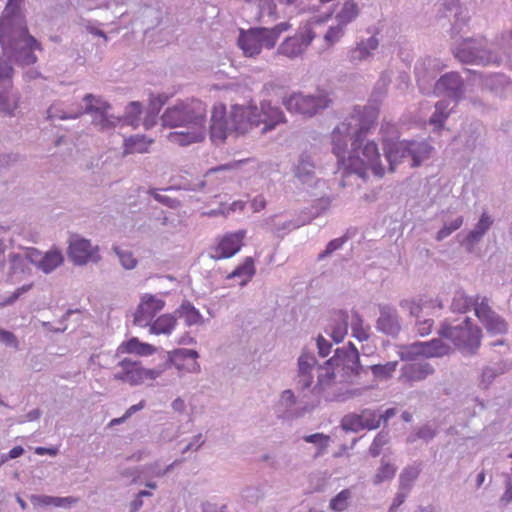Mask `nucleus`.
Returning <instances> with one entry per match:
<instances>
[{
    "label": "nucleus",
    "instance_id": "obj_51",
    "mask_svg": "<svg viewBox=\"0 0 512 512\" xmlns=\"http://www.w3.org/2000/svg\"><path fill=\"white\" fill-rule=\"evenodd\" d=\"M0 341L8 346L18 348V341L12 332L0 329Z\"/></svg>",
    "mask_w": 512,
    "mask_h": 512
},
{
    "label": "nucleus",
    "instance_id": "obj_55",
    "mask_svg": "<svg viewBox=\"0 0 512 512\" xmlns=\"http://www.w3.org/2000/svg\"><path fill=\"white\" fill-rule=\"evenodd\" d=\"M435 430L432 429L430 426L428 425H425L423 427H421L418 431H417V437L418 438H421V439H424V440H430L432 439L434 436H435Z\"/></svg>",
    "mask_w": 512,
    "mask_h": 512
},
{
    "label": "nucleus",
    "instance_id": "obj_30",
    "mask_svg": "<svg viewBox=\"0 0 512 512\" xmlns=\"http://www.w3.org/2000/svg\"><path fill=\"white\" fill-rule=\"evenodd\" d=\"M348 315L344 312L335 314V323L330 327L329 335L336 343H340L347 335Z\"/></svg>",
    "mask_w": 512,
    "mask_h": 512
},
{
    "label": "nucleus",
    "instance_id": "obj_42",
    "mask_svg": "<svg viewBox=\"0 0 512 512\" xmlns=\"http://www.w3.org/2000/svg\"><path fill=\"white\" fill-rule=\"evenodd\" d=\"M344 29H345V25H343L339 22L337 23L336 26L330 27L324 36L326 45L328 47H331L335 43H337L344 35Z\"/></svg>",
    "mask_w": 512,
    "mask_h": 512
},
{
    "label": "nucleus",
    "instance_id": "obj_63",
    "mask_svg": "<svg viewBox=\"0 0 512 512\" xmlns=\"http://www.w3.org/2000/svg\"><path fill=\"white\" fill-rule=\"evenodd\" d=\"M35 501L39 505H46V506L53 505L54 506L55 497L39 496V497L35 498Z\"/></svg>",
    "mask_w": 512,
    "mask_h": 512
},
{
    "label": "nucleus",
    "instance_id": "obj_6",
    "mask_svg": "<svg viewBox=\"0 0 512 512\" xmlns=\"http://www.w3.org/2000/svg\"><path fill=\"white\" fill-rule=\"evenodd\" d=\"M291 28L289 22H281L277 25L266 27H255L248 30L240 29L237 45L246 57L258 56L263 48L273 49L280 35Z\"/></svg>",
    "mask_w": 512,
    "mask_h": 512
},
{
    "label": "nucleus",
    "instance_id": "obj_62",
    "mask_svg": "<svg viewBox=\"0 0 512 512\" xmlns=\"http://www.w3.org/2000/svg\"><path fill=\"white\" fill-rule=\"evenodd\" d=\"M151 193H152V195L154 196V198L157 201H159V202H161V203H163L165 205H168L170 207H174L177 204L176 200H171L170 198H168L166 196H163V195H161L159 193H156V192H151Z\"/></svg>",
    "mask_w": 512,
    "mask_h": 512
},
{
    "label": "nucleus",
    "instance_id": "obj_3",
    "mask_svg": "<svg viewBox=\"0 0 512 512\" xmlns=\"http://www.w3.org/2000/svg\"><path fill=\"white\" fill-rule=\"evenodd\" d=\"M378 118V110L370 109L368 111L367 119L353 118L360 128L355 132V139L352 141V150L345 162L340 163L339 167L342 168L347 174H356L360 178L365 179L367 171L371 170L374 175L382 177L384 175V168L381 165L380 153L378 146L374 141H368L362 145L363 139L374 126Z\"/></svg>",
    "mask_w": 512,
    "mask_h": 512
},
{
    "label": "nucleus",
    "instance_id": "obj_32",
    "mask_svg": "<svg viewBox=\"0 0 512 512\" xmlns=\"http://www.w3.org/2000/svg\"><path fill=\"white\" fill-rule=\"evenodd\" d=\"M177 312L188 326L196 325L202 320L199 311L189 302L182 303Z\"/></svg>",
    "mask_w": 512,
    "mask_h": 512
},
{
    "label": "nucleus",
    "instance_id": "obj_37",
    "mask_svg": "<svg viewBox=\"0 0 512 512\" xmlns=\"http://www.w3.org/2000/svg\"><path fill=\"white\" fill-rule=\"evenodd\" d=\"M396 468L394 465L382 461L380 468L374 476L373 482L378 485L386 480H390L395 476Z\"/></svg>",
    "mask_w": 512,
    "mask_h": 512
},
{
    "label": "nucleus",
    "instance_id": "obj_57",
    "mask_svg": "<svg viewBox=\"0 0 512 512\" xmlns=\"http://www.w3.org/2000/svg\"><path fill=\"white\" fill-rule=\"evenodd\" d=\"M23 453H24V449L21 446H15L9 451V453L7 455L2 457L0 462H2V464H3L4 462H6L9 459H15V458L20 457Z\"/></svg>",
    "mask_w": 512,
    "mask_h": 512
},
{
    "label": "nucleus",
    "instance_id": "obj_36",
    "mask_svg": "<svg viewBox=\"0 0 512 512\" xmlns=\"http://www.w3.org/2000/svg\"><path fill=\"white\" fill-rule=\"evenodd\" d=\"M449 103L445 100L439 101L435 106V112L430 118V123L441 127L449 115Z\"/></svg>",
    "mask_w": 512,
    "mask_h": 512
},
{
    "label": "nucleus",
    "instance_id": "obj_4",
    "mask_svg": "<svg viewBox=\"0 0 512 512\" xmlns=\"http://www.w3.org/2000/svg\"><path fill=\"white\" fill-rule=\"evenodd\" d=\"M226 106L215 103L211 110L209 127L210 139L214 144H221L229 133L243 135L257 127V106L234 105L227 117Z\"/></svg>",
    "mask_w": 512,
    "mask_h": 512
},
{
    "label": "nucleus",
    "instance_id": "obj_49",
    "mask_svg": "<svg viewBox=\"0 0 512 512\" xmlns=\"http://www.w3.org/2000/svg\"><path fill=\"white\" fill-rule=\"evenodd\" d=\"M419 468L418 467H407L403 470V472L400 475L401 482H411L415 480L419 475Z\"/></svg>",
    "mask_w": 512,
    "mask_h": 512
},
{
    "label": "nucleus",
    "instance_id": "obj_48",
    "mask_svg": "<svg viewBox=\"0 0 512 512\" xmlns=\"http://www.w3.org/2000/svg\"><path fill=\"white\" fill-rule=\"evenodd\" d=\"M333 361H335L333 358L332 359H329L326 363H325V367H322L321 370L325 371V373H321L319 374L318 376V381L321 385L325 384L326 382H329L330 380L334 379V373L333 372H330V369H331V365L333 363Z\"/></svg>",
    "mask_w": 512,
    "mask_h": 512
},
{
    "label": "nucleus",
    "instance_id": "obj_61",
    "mask_svg": "<svg viewBox=\"0 0 512 512\" xmlns=\"http://www.w3.org/2000/svg\"><path fill=\"white\" fill-rule=\"evenodd\" d=\"M361 414H367L364 417L362 422H364V423L375 422V423H377V428L379 427V425H380V418L377 417L375 412L370 411V410H364V411H362Z\"/></svg>",
    "mask_w": 512,
    "mask_h": 512
},
{
    "label": "nucleus",
    "instance_id": "obj_44",
    "mask_svg": "<svg viewBox=\"0 0 512 512\" xmlns=\"http://www.w3.org/2000/svg\"><path fill=\"white\" fill-rule=\"evenodd\" d=\"M304 441L308 443H314L319 445L320 452L325 450L328 446V443L330 441V437L328 435H324L323 433H315L304 437Z\"/></svg>",
    "mask_w": 512,
    "mask_h": 512
},
{
    "label": "nucleus",
    "instance_id": "obj_12",
    "mask_svg": "<svg viewBox=\"0 0 512 512\" xmlns=\"http://www.w3.org/2000/svg\"><path fill=\"white\" fill-rule=\"evenodd\" d=\"M316 33L313 30V23H306L300 27L299 31L290 37H287L277 48V54L293 59L301 56L313 39Z\"/></svg>",
    "mask_w": 512,
    "mask_h": 512
},
{
    "label": "nucleus",
    "instance_id": "obj_10",
    "mask_svg": "<svg viewBox=\"0 0 512 512\" xmlns=\"http://www.w3.org/2000/svg\"><path fill=\"white\" fill-rule=\"evenodd\" d=\"M117 371L113 374V379L131 386L142 385L148 381H154L161 375L157 369H147L142 366L140 361H133L130 358H124L117 364Z\"/></svg>",
    "mask_w": 512,
    "mask_h": 512
},
{
    "label": "nucleus",
    "instance_id": "obj_21",
    "mask_svg": "<svg viewBox=\"0 0 512 512\" xmlns=\"http://www.w3.org/2000/svg\"><path fill=\"white\" fill-rule=\"evenodd\" d=\"M379 309L380 316L377 320L378 330L387 335L394 336L398 334L400 331V324L395 309L387 305H382Z\"/></svg>",
    "mask_w": 512,
    "mask_h": 512
},
{
    "label": "nucleus",
    "instance_id": "obj_45",
    "mask_svg": "<svg viewBox=\"0 0 512 512\" xmlns=\"http://www.w3.org/2000/svg\"><path fill=\"white\" fill-rule=\"evenodd\" d=\"M115 252L117 253L119 260L125 269H133L136 266L137 260L134 258L131 252L122 251L118 248H115Z\"/></svg>",
    "mask_w": 512,
    "mask_h": 512
},
{
    "label": "nucleus",
    "instance_id": "obj_13",
    "mask_svg": "<svg viewBox=\"0 0 512 512\" xmlns=\"http://www.w3.org/2000/svg\"><path fill=\"white\" fill-rule=\"evenodd\" d=\"M86 112L93 115V123L100 130H107L116 127L121 123V118L109 115L110 104L100 97L87 94L84 97Z\"/></svg>",
    "mask_w": 512,
    "mask_h": 512
},
{
    "label": "nucleus",
    "instance_id": "obj_54",
    "mask_svg": "<svg viewBox=\"0 0 512 512\" xmlns=\"http://www.w3.org/2000/svg\"><path fill=\"white\" fill-rule=\"evenodd\" d=\"M317 346L321 356L325 357L330 353L331 344L323 336L317 338Z\"/></svg>",
    "mask_w": 512,
    "mask_h": 512
},
{
    "label": "nucleus",
    "instance_id": "obj_2",
    "mask_svg": "<svg viewBox=\"0 0 512 512\" xmlns=\"http://www.w3.org/2000/svg\"><path fill=\"white\" fill-rule=\"evenodd\" d=\"M162 124L170 128H182L170 132L169 142L179 146L201 143L207 135V107L198 99H191L168 107L163 113Z\"/></svg>",
    "mask_w": 512,
    "mask_h": 512
},
{
    "label": "nucleus",
    "instance_id": "obj_8",
    "mask_svg": "<svg viewBox=\"0 0 512 512\" xmlns=\"http://www.w3.org/2000/svg\"><path fill=\"white\" fill-rule=\"evenodd\" d=\"M10 261L13 274H16L18 271H24V267L28 262L35 264L44 273H50L63 263L64 257L58 249H51L44 255L36 249H31L26 256L11 255Z\"/></svg>",
    "mask_w": 512,
    "mask_h": 512
},
{
    "label": "nucleus",
    "instance_id": "obj_11",
    "mask_svg": "<svg viewBox=\"0 0 512 512\" xmlns=\"http://www.w3.org/2000/svg\"><path fill=\"white\" fill-rule=\"evenodd\" d=\"M330 103L331 99L325 93H320L317 96L293 93L283 100V105L288 111L307 116H313L327 108Z\"/></svg>",
    "mask_w": 512,
    "mask_h": 512
},
{
    "label": "nucleus",
    "instance_id": "obj_5",
    "mask_svg": "<svg viewBox=\"0 0 512 512\" xmlns=\"http://www.w3.org/2000/svg\"><path fill=\"white\" fill-rule=\"evenodd\" d=\"M383 135V150L387 161L389 162V169L395 170V166L405 160H409L411 167L420 166L425 160L430 157L432 147L424 142L418 141H392L386 138V134L397 135V129L394 124H385L381 127Z\"/></svg>",
    "mask_w": 512,
    "mask_h": 512
},
{
    "label": "nucleus",
    "instance_id": "obj_18",
    "mask_svg": "<svg viewBox=\"0 0 512 512\" xmlns=\"http://www.w3.org/2000/svg\"><path fill=\"white\" fill-rule=\"evenodd\" d=\"M199 354L193 349H176L169 353L168 360L179 373H198L200 364L197 359Z\"/></svg>",
    "mask_w": 512,
    "mask_h": 512
},
{
    "label": "nucleus",
    "instance_id": "obj_38",
    "mask_svg": "<svg viewBox=\"0 0 512 512\" xmlns=\"http://www.w3.org/2000/svg\"><path fill=\"white\" fill-rule=\"evenodd\" d=\"M473 304L474 303L471 298L461 292H457L453 298L451 307L453 311L465 313L473 306Z\"/></svg>",
    "mask_w": 512,
    "mask_h": 512
},
{
    "label": "nucleus",
    "instance_id": "obj_16",
    "mask_svg": "<svg viewBox=\"0 0 512 512\" xmlns=\"http://www.w3.org/2000/svg\"><path fill=\"white\" fill-rule=\"evenodd\" d=\"M473 306L475 315L489 333L503 334L507 331L505 321L492 311L486 299H482L481 302L476 301Z\"/></svg>",
    "mask_w": 512,
    "mask_h": 512
},
{
    "label": "nucleus",
    "instance_id": "obj_17",
    "mask_svg": "<svg viewBox=\"0 0 512 512\" xmlns=\"http://www.w3.org/2000/svg\"><path fill=\"white\" fill-rule=\"evenodd\" d=\"M68 255L77 265H84L89 261L96 262L99 259L97 247H92L89 240L80 237L70 240Z\"/></svg>",
    "mask_w": 512,
    "mask_h": 512
},
{
    "label": "nucleus",
    "instance_id": "obj_25",
    "mask_svg": "<svg viewBox=\"0 0 512 512\" xmlns=\"http://www.w3.org/2000/svg\"><path fill=\"white\" fill-rule=\"evenodd\" d=\"M316 364V359L313 355L302 354L298 359L299 373L298 384L302 389L310 387L313 377L311 371Z\"/></svg>",
    "mask_w": 512,
    "mask_h": 512
},
{
    "label": "nucleus",
    "instance_id": "obj_53",
    "mask_svg": "<svg viewBox=\"0 0 512 512\" xmlns=\"http://www.w3.org/2000/svg\"><path fill=\"white\" fill-rule=\"evenodd\" d=\"M406 369L408 372L419 373V374H421V376H425L429 373H432V371H433V369L428 364L409 365L408 367H406Z\"/></svg>",
    "mask_w": 512,
    "mask_h": 512
},
{
    "label": "nucleus",
    "instance_id": "obj_40",
    "mask_svg": "<svg viewBox=\"0 0 512 512\" xmlns=\"http://www.w3.org/2000/svg\"><path fill=\"white\" fill-rule=\"evenodd\" d=\"M397 361L387 362L386 364H377L371 366V371L377 378H389L395 372Z\"/></svg>",
    "mask_w": 512,
    "mask_h": 512
},
{
    "label": "nucleus",
    "instance_id": "obj_19",
    "mask_svg": "<svg viewBox=\"0 0 512 512\" xmlns=\"http://www.w3.org/2000/svg\"><path fill=\"white\" fill-rule=\"evenodd\" d=\"M258 120L257 127L261 124L264 125L262 128L263 132L274 129L278 124L285 122V116L283 112L275 106H272L269 101H262L260 107H257Z\"/></svg>",
    "mask_w": 512,
    "mask_h": 512
},
{
    "label": "nucleus",
    "instance_id": "obj_26",
    "mask_svg": "<svg viewBox=\"0 0 512 512\" xmlns=\"http://www.w3.org/2000/svg\"><path fill=\"white\" fill-rule=\"evenodd\" d=\"M177 325V319L172 314H162L149 325L150 334L155 335H169Z\"/></svg>",
    "mask_w": 512,
    "mask_h": 512
},
{
    "label": "nucleus",
    "instance_id": "obj_39",
    "mask_svg": "<svg viewBox=\"0 0 512 512\" xmlns=\"http://www.w3.org/2000/svg\"><path fill=\"white\" fill-rule=\"evenodd\" d=\"M352 335L359 341L368 339V330L363 326V320L358 314H354L351 321Z\"/></svg>",
    "mask_w": 512,
    "mask_h": 512
},
{
    "label": "nucleus",
    "instance_id": "obj_60",
    "mask_svg": "<svg viewBox=\"0 0 512 512\" xmlns=\"http://www.w3.org/2000/svg\"><path fill=\"white\" fill-rule=\"evenodd\" d=\"M77 499L72 497H55L54 506L56 507H66L73 503H76Z\"/></svg>",
    "mask_w": 512,
    "mask_h": 512
},
{
    "label": "nucleus",
    "instance_id": "obj_24",
    "mask_svg": "<svg viewBox=\"0 0 512 512\" xmlns=\"http://www.w3.org/2000/svg\"><path fill=\"white\" fill-rule=\"evenodd\" d=\"M118 352L138 356H151L156 352V348L149 343L141 342L137 337H132L119 345Z\"/></svg>",
    "mask_w": 512,
    "mask_h": 512
},
{
    "label": "nucleus",
    "instance_id": "obj_56",
    "mask_svg": "<svg viewBox=\"0 0 512 512\" xmlns=\"http://www.w3.org/2000/svg\"><path fill=\"white\" fill-rule=\"evenodd\" d=\"M432 326L433 321L431 319H426L417 323L418 331L422 336L429 334L431 332Z\"/></svg>",
    "mask_w": 512,
    "mask_h": 512
},
{
    "label": "nucleus",
    "instance_id": "obj_27",
    "mask_svg": "<svg viewBox=\"0 0 512 512\" xmlns=\"http://www.w3.org/2000/svg\"><path fill=\"white\" fill-rule=\"evenodd\" d=\"M255 263L252 257H246L243 262L238 265L230 274H228V279H239L240 285H246L251 281L253 276L255 275Z\"/></svg>",
    "mask_w": 512,
    "mask_h": 512
},
{
    "label": "nucleus",
    "instance_id": "obj_7",
    "mask_svg": "<svg viewBox=\"0 0 512 512\" xmlns=\"http://www.w3.org/2000/svg\"><path fill=\"white\" fill-rule=\"evenodd\" d=\"M439 334L468 353H474L481 345V329L474 326L468 317L457 325H452L447 321L443 322Z\"/></svg>",
    "mask_w": 512,
    "mask_h": 512
},
{
    "label": "nucleus",
    "instance_id": "obj_52",
    "mask_svg": "<svg viewBox=\"0 0 512 512\" xmlns=\"http://www.w3.org/2000/svg\"><path fill=\"white\" fill-rule=\"evenodd\" d=\"M13 74V68L9 61L0 59V79H10Z\"/></svg>",
    "mask_w": 512,
    "mask_h": 512
},
{
    "label": "nucleus",
    "instance_id": "obj_47",
    "mask_svg": "<svg viewBox=\"0 0 512 512\" xmlns=\"http://www.w3.org/2000/svg\"><path fill=\"white\" fill-rule=\"evenodd\" d=\"M16 107L17 104L14 99L10 101L8 97L0 94V114L11 115Z\"/></svg>",
    "mask_w": 512,
    "mask_h": 512
},
{
    "label": "nucleus",
    "instance_id": "obj_23",
    "mask_svg": "<svg viewBox=\"0 0 512 512\" xmlns=\"http://www.w3.org/2000/svg\"><path fill=\"white\" fill-rule=\"evenodd\" d=\"M462 80L457 73H448L443 75L435 84V92L438 94H447L456 99L462 89Z\"/></svg>",
    "mask_w": 512,
    "mask_h": 512
},
{
    "label": "nucleus",
    "instance_id": "obj_46",
    "mask_svg": "<svg viewBox=\"0 0 512 512\" xmlns=\"http://www.w3.org/2000/svg\"><path fill=\"white\" fill-rule=\"evenodd\" d=\"M463 223V218L458 217L454 221L451 222V224L445 225L441 230L438 231L436 239L438 241L443 240L447 236H449L453 231L459 229Z\"/></svg>",
    "mask_w": 512,
    "mask_h": 512
},
{
    "label": "nucleus",
    "instance_id": "obj_29",
    "mask_svg": "<svg viewBox=\"0 0 512 512\" xmlns=\"http://www.w3.org/2000/svg\"><path fill=\"white\" fill-rule=\"evenodd\" d=\"M152 139H147L143 135L131 136L124 141V154L146 153L149 151Z\"/></svg>",
    "mask_w": 512,
    "mask_h": 512
},
{
    "label": "nucleus",
    "instance_id": "obj_58",
    "mask_svg": "<svg viewBox=\"0 0 512 512\" xmlns=\"http://www.w3.org/2000/svg\"><path fill=\"white\" fill-rule=\"evenodd\" d=\"M251 207H252L254 212L262 211L266 207V200H265V198L262 195L256 196L251 201Z\"/></svg>",
    "mask_w": 512,
    "mask_h": 512
},
{
    "label": "nucleus",
    "instance_id": "obj_34",
    "mask_svg": "<svg viewBox=\"0 0 512 512\" xmlns=\"http://www.w3.org/2000/svg\"><path fill=\"white\" fill-rule=\"evenodd\" d=\"M492 224V220L487 214H483L477 223L475 229L471 231L468 235V241L470 243H474L478 241L484 233L489 229L490 225Z\"/></svg>",
    "mask_w": 512,
    "mask_h": 512
},
{
    "label": "nucleus",
    "instance_id": "obj_43",
    "mask_svg": "<svg viewBox=\"0 0 512 512\" xmlns=\"http://www.w3.org/2000/svg\"><path fill=\"white\" fill-rule=\"evenodd\" d=\"M141 113V104L139 102H131L127 107L126 116L121 119L126 124H134V121Z\"/></svg>",
    "mask_w": 512,
    "mask_h": 512
},
{
    "label": "nucleus",
    "instance_id": "obj_59",
    "mask_svg": "<svg viewBox=\"0 0 512 512\" xmlns=\"http://www.w3.org/2000/svg\"><path fill=\"white\" fill-rule=\"evenodd\" d=\"M456 56L462 62H475L478 58V54L475 53H466L465 49H459L456 53Z\"/></svg>",
    "mask_w": 512,
    "mask_h": 512
},
{
    "label": "nucleus",
    "instance_id": "obj_20",
    "mask_svg": "<svg viewBox=\"0 0 512 512\" xmlns=\"http://www.w3.org/2000/svg\"><path fill=\"white\" fill-rule=\"evenodd\" d=\"M450 346L441 339H433L428 342H416L409 347V352L415 356L442 357L450 353Z\"/></svg>",
    "mask_w": 512,
    "mask_h": 512
},
{
    "label": "nucleus",
    "instance_id": "obj_15",
    "mask_svg": "<svg viewBox=\"0 0 512 512\" xmlns=\"http://www.w3.org/2000/svg\"><path fill=\"white\" fill-rule=\"evenodd\" d=\"M165 307V301L151 294H144L137 306L133 323L139 327H147L151 324L158 312Z\"/></svg>",
    "mask_w": 512,
    "mask_h": 512
},
{
    "label": "nucleus",
    "instance_id": "obj_35",
    "mask_svg": "<svg viewBox=\"0 0 512 512\" xmlns=\"http://www.w3.org/2000/svg\"><path fill=\"white\" fill-rule=\"evenodd\" d=\"M315 165L308 156L301 157L295 167V176L301 180L311 177L314 174Z\"/></svg>",
    "mask_w": 512,
    "mask_h": 512
},
{
    "label": "nucleus",
    "instance_id": "obj_41",
    "mask_svg": "<svg viewBox=\"0 0 512 512\" xmlns=\"http://www.w3.org/2000/svg\"><path fill=\"white\" fill-rule=\"evenodd\" d=\"M349 498L350 491L348 489L342 490L334 498H332L330 501V508L337 512L344 511L348 506Z\"/></svg>",
    "mask_w": 512,
    "mask_h": 512
},
{
    "label": "nucleus",
    "instance_id": "obj_31",
    "mask_svg": "<svg viewBox=\"0 0 512 512\" xmlns=\"http://www.w3.org/2000/svg\"><path fill=\"white\" fill-rule=\"evenodd\" d=\"M378 39L370 37L366 42H361L351 51L350 57L352 61H362L368 58L371 54L370 51L378 47Z\"/></svg>",
    "mask_w": 512,
    "mask_h": 512
},
{
    "label": "nucleus",
    "instance_id": "obj_50",
    "mask_svg": "<svg viewBox=\"0 0 512 512\" xmlns=\"http://www.w3.org/2000/svg\"><path fill=\"white\" fill-rule=\"evenodd\" d=\"M345 240L343 238H336V239H333L331 240L327 246H326V249L324 250L323 253L320 254V258H323L327 255H330L331 253H333L334 251H336L337 249L341 248L342 245L344 244Z\"/></svg>",
    "mask_w": 512,
    "mask_h": 512
},
{
    "label": "nucleus",
    "instance_id": "obj_14",
    "mask_svg": "<svg viewBox=\"0 0 512 512\" xmlns=\"http://www.w3.org/2000/svg\"><path fill=\"white\" fill-rule=\"evenodd\" d=\"M246 230L229 232L219 237L211 247L210 257L214 260L228 259L236 255L244 245Z\"/></svg>",
    "mask_w": 512,
    "mask_h": 512
},
{
    "label": "nucleus",
    "instance_id": "obj_64",
    "mask_svg": "<svg viewBox=\"0 0 512 512\" xmlns=\"http://www.w3.org/2000/svg\"><path fill=\"white\" fill-rule=\"evenodd\" d=\"M144 406H145V401H144V400L140 401L138 404L132 405V406H131V407H129V408L127 409V411L125 412L126 417H128V418H129L130 416H132V415H133L134 413H136L137 411H139V410L143 409V408H144Z\"/></svg>",
    "mask_w": 512,
    "mask_h": 512
},
{
    "label": "nucleus",
    "instance_id": "obj_28",
    "mask_svg": "<svg viewBox=\"0 0 512 512\" xmlns=\"http://www.w3.org/2000/svg\"><path fill=\"white\" fill-rule=\"evenodd\" d=\"M367 414H349L346 415L341 422V426L346 431L358 432L363 429H376L377 423H364L362 422Z\"/></svg>",
    "mask_w": 512,
    "mask_h": 512
},
{
    "label": "nucleus",
    "instance_id": "obj_33",
    "mask_svg": "<svg viewBox=\"0 0 512 512\" xmlns=\"http://www.w3.org/2000/svg\"><path fill=\"white\" fill-rule=\"evenodd\" d=\"M358 16L357 4L352 1L344 3L341 11L337 14V21L343 25H347Z\"/></svg>",
    "mask_w": 512,
    "mask_h": 512
},
{
    "label": "nucleus",
    "instance_id": "obj_9",
    "mask_svg": "<svg viewBox=\"0 0 512 512\" xmlns=\"http://www.w3.org/2000/svg\"><path fill=\"white\" fill-rule=\"evenodd\" d=\"M371 108L364 107L363 109H356L345 121L341 122L331 134L332 151L337 157L338 165L345 162V151L348 144V139L353 136L355 139V132L360 128V125L353 120V118L367 119L368 111Z\"/></svg>",
    "mask_w": 512,
    "mask_h": 512
},
{
    "label": "nucleus",
    "instance_id": "obj_22",
    "mask_svg": "<svg viewBox=\"0 0 512 512\" xmlns=\"http://www.w3.org/2000/svg\"><path fill=\"white\" fill-rule=\"evenodd\" d=\"M401 306L407 308L414 317H419L423 311H426V314H430L435 309H442V303L438 298L432 299L426 295L421 296L417 300H405L401 303Z\"/></svg>",
    "mask_w": 512,
    "mask_h": 512
},
{
    "label": "nucleus",
    "instance_id": "obj_1",
    "mask_svg": "<svg viewBox=\"0 0 512 512\" xmlns=\"http://www.w3.org/2000/svg\"><path fill=\"white\" fill-rule=\"evenodd\" d=\"M22 0H9L0 17V45L4 54L15 57L24 65L36 63L34 50H42L41 44L29 33L20 11Z\"/></svg>",
    "mask_w": 512,
    "mask_h": 512
}]
</instances>
